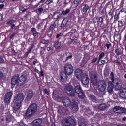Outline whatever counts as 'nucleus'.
<instances>
[{
	"instance_id": "1",
	"label": "nucleus",
	"mask_w": 126,
	"mask_h": 126,
	"mask_svg": "<svg viewBox=\"0 0 126 126\" xmlns=\"http://www.w3.org/2000/svg\"><path fill=\"white\" fill-rule=\"evenodd\" d=\"M72 85L73 86L68 84L65 86V91L67 94L72 98H76L75 95L77 94L80 99H84L86 97L85 94L79 82L74 81L72 82Z\"/></svg>"
},
{
	"instance_id": "2",
	"label": "nucleus",
	"mask_w": 126,
	"mask_h": 126,
	"mask_svg": "<svg viewBox=\"0 0 126 126\" xmlns=\"http://www.w3.org/2000/svg\"><path fill=\"white\" fill-rule=\"evenodd\" d=\"M25 96L23 93H19L17 96H15L14 98L13 108L14 111H18L20 109L21 106V103L23 102Z\"/></svg>"
},
{
	"instance_id": "3",
	"label": "nucleus",
	"mask_w": 126,
	"mask_h": 126,
	"mask_svg": "<svg viewBox=\"0 0 126 126\" xmlns=\"http://www.w3.org/2000/svg\"><path fill=\"white\" fill-rule=\"evenodd\" d=\"M77 98L72 99V101L70 100V98L68 97H64L62 99V102L64 106L66 107H69L71 105L73 110H75V111H78V107L77 103H76Z\"/></svg>"
},
{
	"instance_id": "4",
	"label": "nucleus",
	"mask_w": 126,
	"mask_h": 126,
	"mask_svg": "<svg viewBox=\"0 0 126 126\" xmlns=\"http://www.w3.org/2000/svg\"><path fill=\"white\" fill-rule=\"evenodd\" d=\"M111 76V80L113 84H114V86H115V90H120L122 89V81L118 78H115L114 74L113 72H111L110 74Z\"/></svg>"
},
{
	"instance_id": "5",
	"label": "nucleus",
	"mask_w": 126,
	"mask_h": 126,
	"mask_svg": "<svg viewBox=\"0 0 126 126\" xmlns=\"http://www.w3.org/2000/svg\"><path fill=\"white\" fill-rule=\"evenodd\" d=\"M69 20L66 18H64L60 25V28L61 30H63V32H66L70 29V26L69 25L68 22Z\"/></svg>"
},
{
	"instance_id": "6",
	"label": "nucleus",
	"mask_w": 126,
	"mask_h": 126,
	"mask_svg": "<svg viewBox=\"0 0 126 126\" xmlns=\"http://www.w3.org/2000/svg\"><path fill=\"white\" fill-rule=\"evenodd\" d=\"M62 124L63 126H74L75 121L71 117H67L62 120Z\"/></svg>"
},
{
	"instance_id": "7",
	"label": "nucleus",
	"mask_w": 126,
	"mask_h": 126,
	"mask_svg": "<svg viewBox=\"0 0 126 126\" xmlns=\"http://www.w3.org/2000/svg\"><path fill=\"white\" fill-rule=\"evenodd\" d=\"M64 72L68 75V76L71 75L73 73V66L71 64L67 63L64 66Z\"/></svg>"
},
{
	"instance_id": "8",
	"label": "nucleus",
	"mask_w": 126,
	"mask_h": 126,
	"mask_svg": "<svg viewBox=\"0 0 126 126\" xmlns=\"http://www.w3.org/2000/svg\"><path fill=\"white\" fill-rule=\"evenodd\" d=\"M68 74L64 71H62L60 73V76L61 78V81L64 83H66L68 80Z\"/></svg>"
},
{
	"instance_id": "9",
	"label": "nucleus",
	"mask_w": 126,
	"mask_h": 126,
	"mask_svg": "<svg viewBox=\"0 0 126 126\" xmlns=\"http://www.w3.org/2000/svg\"><path fill=\"white\" fill-rule=\"evenodd\" d=\"M13 95V93L11 92L7 93L4 97V102L5 103H9L11 101V99Z\"/></svg>"
},
{
	"instance_id": "10",
	"label": "nucleus",
	"mask_w": 126,
	"mask_h": 126,
	"mask_svg": "<svg viewBox=\"0 0 126 126\" xmlns=\"http://www.w3.org/2000/svg\"><path fill=\"white\" fill-rule=\"evenodd\" d=\"M33 126H44L42 120L41 119H36L32 121Z\"/></svg>"
},
{
	"instance_id": "11",
	"label": "nucleus",
	"mask_w": 126,
	"mask_h": 126,
	"mask_svg": "<svg viewBox=\"0 0 126 126\" xmlns=\"http://www.w3.org/2000/svg\"><path fill=\"white\" fill-rule=\"evenodd\" d=\"M73 32H76V29L72 28L71 31L66 34L67 36H70V38L71 40H74L75 39V34Z\"/></svg>"
},
{
	"instance_id": "12",
	"label": "nucleus",
	"mask_w": 126,
	"mask_h": 126,
	"mask_svg": "<svg viewBox=\"0 0 126 126\" xmlns=\"http://www.w3.org/2000/svg\"><path fill=\"white\" fill-rule=\"evenodd\" d=\"M34 95V94L33 91L32 89L29 90V92H28V94H27V97L26 98V99H27V101H31Z\"/></svg>"
},
{
	"instance_id": "13",
	"label": "nucleus",
	"mask_w": 126,
	"mask_h": 126,
	"mask_svg": "<svg viewBox=\"0 0 126 126\" xmlns=\"http://www.w3.org/2000/svg\"><path fill=\"white\" fill-rule=\"evenodd\" d=\"M107 83L104 81H101L99 85V90L101 92L105 91L106 88H107Z\"/></svg>"
},
{
	"instance_id": "14",
	"label": "nucleus",
	"mask_w": 126,
	"mask_h": 126,
	"mask_svg": "<svg viewBox=\"0 0 126 126\" xmlns=\"http://www.w3.org/2000/svg\"><path fill=\"white\" fill-rule=\"evenodd\" d=\"M19 74H17L13 76L12 78L11 79V84L12 86H14L16 84L19 83Z\"/></svg>"
},
{
	"instance_id": "15",
	"label": "nucleus",
	"mask_w": 126,
	"mask_h": 126,
	"mask_svg": "<svg viewBox=\"0 0 126 126\" xmlns=\"http://www.w3.org/2000/svg\"><path fill=\"white\" fill-rule=\"evenodd\" d=\"M107 86L106 88H107V91L108 93L110 94H112L113 92V89H114V84L112 83L111 81L109 82L108 83H107Z\"/></svg>"
},
{
	"instance_id": "16",
	"label": "nucleus",
	"mask_w": 126,
	"mask_h": 126,
	"mask_svg": "<svg viewBox=\"0 0 126 126\" xmlns=\"http://www.w3.org/2000/svg\"><path fill=\"white\" fill-rule=\"evenodd\" d=\"M15 22H16V20L12 19L9 21H8L6 24L7 25H8V26H11V30H16V26L15 24H14L15 23Z\"/></svg>"
},
{
	"instance_id": "17",
	"label": "nucleus",
	"mask_w": 126,
	"mask_h": 126,
	"mask_svg": "<svg viewBox=\"0 0 126 126\" xmlns=\"http://www.w3.org/2000/svg\"><path fill=\"white\" fill-rule=\"evenodd\" d=\"M98 83V79L97 76L95 75L93 76V77L91 78V84L92 85V86L94 87L97 85Z\"/></svg>"
},
{
	"instance_id": "18",
	"label": "nucleus",
	"mask_w": 126,
	"mask_h": 126,
	"mask_svg": "<svg viewBox=\"0 0 126 126\" xmlns=\"http://www.w3.org/2000/svg\"><path fill=\"white\" fill-rule=\"evenodd\" d=\"M38 105L36 103H32L27 109V111H37Z\"/></svg>"
},
{
	"instance_id": "19",
	"label": "nucleus",
	"mask_w": 126,
	"mask_h": 126,
	"mask_svg": "<svg viewBox=\"0 0 126 126\" xmlns=\"http://www.w3.org/2000/svg\"><path fill=\"white\" fill-rule=\"evenodd\" d=\"M31 32H32V36L34 38H36L39 37V32L37 31V29L35 28H32V29H31Z\"/></svg>"
},
{
	"instance_id": "20",
	"label": "nucleus",
	"mask_w": 126,
	"mask_h": 126,
	"mask_svg": "<svg viewBox=\"0 0 126 126\" xmlns=\"http://www.w3.org/2000/svg\"><path fill=\"white\" fill-rule=\"evenodd\" d=\"M81 82L84 85H88L89 83V79L87 75L84 76L82 77Z\"/></svg>"
},
{
	"instance_id": "21",
	"label": "nucleus",
	"mask_w": 126,
	"mask_h": 126,
	"mask_svg": "<svg viewBox=\"0 0 126 126\" xmlns=\"http://www.w3.org/2000/svg\"><path fill=\"white\" fill-rule=\"evenodd\" d=\"M0 70H1L0 71V80H2L4 77V73L7 72V69H6V68H4L2 67L1 68H0Z\"/></svg>"
},
{
	"instance_id": "22",
	"label": "nucleus",
	"mask_w": 126,
	"mask_h": 126,
	"mask_svg": "<svg viewBox=\"0 0 126 126\" xmlns=\"http://www.w3.org/2000/svg\"><path fill=\"white\" fill-rule=\"evenodd\" d=\"M62 42L60 40H57L54 43V47L55 49L59 50L61 47Z\"/></svg>"
},
{
	"instance_id": "23",
	"label": "nucleus",
	"mask_w": 126,
	"mask_h": 126,
	"mask_svg": "<svg viewBox=\"0 0 126 126\" xmlns=\"http://www.w3.org/2000/svg\"><path fill=\"white\" fill-rule=\"evenodd\" d=\"M27 76L25 75H22L20 77L19 76V81L21 82L23 84H24L27 80Z\"/></svg>"
},
{
	"instance_id": "24",
	"label": "nucleus",
	"mask_w": 126,
	"mask_h": 126,
	"mask_svg": "<svg viewBox=\"0 0 126 126\" xmlns=\"http://www.w3.org/2000/svg\"><path fill=\"white\" fill-rule=\"evenodd\" d=\"M36 112L35 111H26L25 116L27 117V118H31Z\"/></svg>"
},
{
	"instance_id": "25",
	"label": "nucleus",
	"mask_w": 126,
	"mask_h": 126,
	"mask_svg": "<svg viewBox=\"0 0 126 126\" xmlns=\"http://www.w3.org/2000/svg\"><path fill=\"white\" fill-rule=\"evenodd\" d=\"M119 95L122 98L126 99V88H124L119 94Z\"/></svg>"
},
{
	"instance_id": "26",
	"label": "nucleus",
	"mask_w": 126,
	"mask_h": 126,
	"mask_svg": "<svg viewBox=\"0 0 126 126\" xmlns=\"http://www.w3.org/2000/svg\"><path fill=\"white\" fill-rule=\"evenodd\" d=\"M126 27V23L123 20L118 21V28H122Z\"/></svg>"
},
{
	"instance_id": "27",
	"label": "nucleus",
	"mask_w": 126,
	"mask_h": 126,
	"mask_svg": "<svg viewBox=\"0 0 126 126\" xmlns=\"http://www.w3.org/2000/svg\"><path fill=\"white\" fill-rule=\"evenodd\" d=\"M90 7L88 4H85L83 8L81 9V11L82 13H86L87 11L89 9Z\"/></svg>"
},
{
	"instance_id": "28",
	"label": "nucleus",
	"mask_w": 126,
	"mask_h": 126,
	"mask_svg": "<svg viewBox=\"0 0 126 126\" xmlns=\"http://www.w3.org/2000/svg\"><path fill=\"white\" fill-rule=\"evenodd\" d=\"M98 109L100 111H105L107 109V105L105 104H101L98 106Z\"/></svg>"
},
{
	"instance_id": "29",
	"label": "nucleus",
	"mask_w": 126,
	"mask_h": 126,
	"mask_svg": "<svg viewBox=\"0 0 126 126\" xmlns=\"http://www.w3.org/2000/svg\"><path fill=\"white\" fill-rule=\"evenodd\" d=\"M35 72L39 74V76L44 77V72L42 68H41L40 71H39V70H37V69H35Z\"/></svg>"
},
{
	"instance_id": "30",
	"label": "nucleus",
	"mask_w": 126,
	"mask_h": 126,
	"mask_svg": "<svg viewBox=\"0 0 126 126\" xmlns=\"http://www.w3.org/2000/svg\"><path fill=\"white\" fill-rule=\"evenodd\" d=\"M113 111H126V110L123 107H121L119 106H116L113 107Z\"/></svg>"
},
{
	"instance_id": "31",
	"label": "nucleus",
	"mask_w": 126,
	"mask_h": 126,
	"mask_svg": "<svg viewBox=\"0 0 126 126\" xmlns=\"http://www.w3.org/2000/svg\"><path fill=\"white\" fill-rule=\"evenodd\" d=\"M34 45L33 44L31 45V46L29 47V50L27 52V54H26V56H28L29 54L31 53L32 52V50L34 48Z\"/></svg>"
},
{
	"instance_id": "32",
	"label": "nucleus",
	"mask_w": 126,
	"mask_h": 126,
	"mask_svg": "<svg viewBox=\"0 0 126 126\" xmlns=\"http://www.w3.org/2000/svg\"><path fill=\"white\" fill-rule=\"evenodd\" d=\"M114 12H115V10L114 9H111L108 13L109 15L111 16V18L109 19L110 21H112V20H113V19L114 16Z\"/></svg>"
},
{
	"instance_id": "33",
	"label": "nucleus",
	"mask_w": 126,
	"mask_h": 126,
	"mask_svg": "<svg viewBox=\"0 0 126 126\" xmlns=\"http://www.w3.org/2000/svg\"><path fill=\"white\" fill-rule=\"evenodd\" d=\"M63 32H60L58 34H57L56 36V38L57 40H60L61 39V38L63 37Z\"/></svg>"
},
{
	"instance_id": "34",
	"label": "nucleus",
	"mask_w": 126,
	"mask_h": 126,
	"mask_svg": "<svg viewBox=\"0 0 126 126\" xmlns=\"http://www.w3.org/2000/svg\"><path fill=\"white\" fill-rule=\"evenodd\" d=\"M52 97L55 100L57 99H60V98H61L60 96V95L58 94V93L56 94V93H53V94H52Z\"/></svg>"
},
{
	"instance_id": "35",
	"label": "nucleus",
	"mask_w": 126,
	"mask_h": 126,
	"mask_svg": "<svg viewBox=\"0 0 126 126\" xmlns=\"http://www.w3.org/2000/svg\"><path fill=\"white\" fill-rule=\"evenodd\" d=\"M71 9V7H70V8H67L66 9V10H63L62 11V14L63 15H67V14L69 13L70 12V9Z\"/></svg>"
},
{
	"instance_id": "36",
	"label": "nucleus",
	"mask_w": 126,
	"mask_h": 126,
	"mask_svg": "<svg viewBox=\"0 0 126 126\" xmlns=\"http://www.w3.org/2000/svg\"><path fill=\"white\" fill-rule=\"evenodd\" d=\"M44 11L43 8L40 6H39V8L38 9H36L35 10V12L37 13L38 14H41Z\"/></svg>"
},
{
	"instance_id": "37",
	"label": "nucleus",
	"mask_w": 126,
	"mask_h": 126,
	"mask_svg": "<svg viewBox=\"0 0 126 126\" xmlns=\"http://www.w3.org/2000/svg\"><path fill=\"white\" fill-rule=\"evenodd\" d=\"M57 27V24L56 22H54L53 23H52L50 27H49V29L50 30H54Z\"/></svg>"
},
{
	"instance_id": "38",
	"label": "nucleus",
	"mask_w": 126,
	"mask_h": 126,
	"mask_svg": "<svg viewBox=\"0 0 126 126\" xmlns=\"http://www.w3.org/2000/svg\"><path fill=\"white\" fill-rule=\"evenodd\" d=\"M90 97L91 98L92 100L94 102H98V100L96 97L93 94H91L90 95Z\"/></svg>"
},
{
	"instance_id": "39",
	"label": "nucleus",
	"mask_w": 126,
	"mask_h": 126,
	"mask_svg": "<svg viewBox=\"0 0 126 126\" xmlns=\"http://www.w3.org/2000/svg\"><path fill=\"white\" fill-rule=\"evenodd\" d=\"M98 22L99 24H100V27L104 23V17L101 16L98 19Z\"/></svg>"
},
{
	"instance_id": "40",
	"label": "nucleus",
	"mask_w": 126,
	"mask_h": 126,
	"mask_svg": "<svg viewBox=\"0 0 126 126\" xmlns=\"http://www.w3.org/2000/svg\"><path fill=\"white\" fill-rule=\"evenodd\" d=\"M49 40H46V39H41L40 41V43L42 44H48L49 43Z\"/></svg>"
},
{
	"instance_id": "41",
	"label": "nucleus",
	"mask_w": 126,
	"mask_h": 126,
	"mask_svg": "<svg viewBox=\"0 0 126 126\" xmlns=\"http://www.w3.org/2000/svg\"><path fill=\"white\" fill-rule=\"evenodd\" d=\"M120 14L119 12H118L117 11H115V15L114 16V20H118V19H119Z\"/></svg>"
},
{
	"instance_id": "42",
	"label": "nucleus",
	"mask_w": 126,
	"mask_h": 126,
	"mask_svg": "<svg viewBox=\"0 0 126 126\" xmlns=\"http://www.w3.org/2000/svg\"><path fill=\"white\" fill-rule=\"evenodd\" d=\"M61 17V15L58 14V13H54V15L53 16V19H58V18H60Z\"/></svg>"
},
{
	"instance_id": "43",
	"label": "nucleus",
	"mask_w": 126,
	"mask_h": 126,
	"mask_svg": "<svg viewBox=\"0 0 126 126\" xmlns=\"http://www.w3.org/2000/svg\"><path fill=\"white\" fill-rule=\"evenodd\" d=\"M105 56V52H101L99 56V61H100L101 60L103 59Z\"/></svg>"
},
{
	"instance_id": "44",
	"label": "nucleus",
	"mask_w": 126,
	"mask_h": 126,
	"mask_svg": "<svg viewBox=\"0 0 126 126\" xmlns=\"http://www.w3.org/2000/svg\"><path fill=\"white\" fill-rule=\"evenodd\" d=\"M112 43L110 42H108V43H106L104 47L106 48H107V50H109L110 47H112Z\"/></svg>"
},
{
	"instance_id": "45",
	"label": "nucleus",
	"mask_w": 126,
	"mask_h": 126,
	"mask_svg": "<svg viewBox=\"0 0 126 126\" xmlns=\"http://www.w3.org/2000/svg\"><path fill=\"white\" fill-rule=\"evenodd\" d=\"M58 113L61 114L62 116H64L67 115V113L66 111H58Z\"/></svg>"
},
{
	"instance_id": "46",
	"label": "nucleus",
	"mask_w": 126,
	"mask_h": 126,
	"mask_svg": "<svg viewBox=\"0 0 126 126\" xmlns=\"http://www.w3.org/2000/svg\"><path fill=\"white\" fill-rule=\"evenodd\" d=\"M109 75V71L108 69H105V71L104 72V75L105 77H108Z\"/></svg>"
},
{
	"instance_id": "47",
	"label": "nucleus",
	"mask_w": 126,
	"mask_h": 126,
	"mask_svg": "<svg viewBox=\"0 0 126 126\" xmlns=\"http://www.w3.org/2000/svg\"><path fill=\"white\" fill-rule=\"evenodd\" d=\"M113 38H114V40L115 39V38L117 39H120V36L118 32L114 33V36H113Z\"/></svg>"
},
{
	"instance_id": "48",
	"label": "nucleus",
	"mask_w": 126,
	"mask_h": 126,
	"mask_svg": "<svg viewBox=\"0 0 126 126\" xmlns=\"http://www.w3.org/2000/svg\"><path fill=\"white\" fill-rule=\"evenodd\" d=\"M115 54H116V55L120 56L121 54V52L120 51V49L117 48L115 49Z\"/></svg>"
},
{
	"instance_id": "49",
	"label": "nucleus",
	"mask_w": 126,
	"mask_h": 126,
	"mask_svg": "<svg viewBox=\"0 0 126 126\" xmlns=\"http://www.w3.org/2000/svg\"><path fill=\"white\" fill-rule=\"evenodd\" d=\"M80 0H74V4L76 7H77L80 3Z\"/></svg>"
},
{
	"instance_id": "50",
	"label": "nucleus",
	"mask_w": 126,
	"mask_h": 126,
	"mask_svg": "<svg viewBox=\"0 0 126 126\" xmlns=\"http://www.w3.org/2000/svg\"><path fill=\"white\" fill-rule=\"evenodd\" d=\"M46 0H40V2L34 6V8H37L40 5V3H44Z\"/></svg>"
},
{
	"instance_id": "51",
	"label": "nucleus",
	"mask_w": 126,
	"mask_h": 126,
	"mask_svg": "<svg viewBox=\"0 0 126 126\" xmlns=\"http://www.w3.org/2000/svg\"><path fill=\"white\" fill-rule=\"evenodd\" d=\"M43 24L42 23H40L39 24H38V25L37 26L36 28L38 30H41Z\"/></svg>"
},
{
	"instance_id": "52",
	"label": "nucleus",
	"mask_w": 126,
	"mask_h": 126,
	"mask_svg": "<svg viewBox=\"0 0 126 126\" xmlns=\"http://www.w3.org/2000/svg\"><path fill=\"white\" fill-rule=\"evenodd\" d=\"M69 17L71 18L74 15V10L71 11L68 14Z\"/></svg>"
},
{
	"instance_id": "53",
	"label": "nucleus",
	"mask_w": 126,
	"mask_h": 126,
	"mask_svg": "<svg viewBox=\"0 0 126 126\" xmlns=\"http://www.w3.org/2000/svg\"><path fill=\"white\" fill-rule=\"evenodd\" d=\"M20 11H22L23 12H25V11H26L28 10V9L25 8L24 7L21 6L20 8Z\"/></svg>"
},
{
	"instance_id": "54",
	"label": "nucleus",
	"mask_w": 126,
	"mask_h": 126,
	"mask_svg": "<svg viewBox=\"0 0 126 126\" xmlns=\"http://www.w3.org/2000/svg\"><path fill=\"white\" fill-rule=\"evenodd\" d=\"M47 50L48 52H53L54 51V49L50 46L47 47Z\"/></svg>"
},
{
	"instance_id": "55",
	"label": "nucleus",
	"mask_w": 126,
	"mask_h": 126,
	"mask_svg": "<svg viewBox=\"0 0 126 126\" xmlns=\"http://www.w3.org/2000/svg\"><path fill=\"white\" fill-rule=\"evenodd\" d=\"M114 62H115V63H117V64H118L119 65H121V63L120 61V60L119 59H115L114 60Z\"/></svg>"
},
{
	"instance_id": "56",
	"label": "nucleus",
	"mask_w": 126,
	"mask_h": 126,
	"mask_svg": "<svg viewBox=\"0 0 126 126\" xmlns=\"http://www.w3.org/2000/svg\"><path fill=\"white\" fill-rule=\"evenodd\" d=\"M4 62V59L2 56H0V63H2Z\"/></svg>"
},
{
	"instance_id": "57",
	"label": "nucleus",
	"mask_w": 126,
	"mask_h": 126,
	"mask_svg": "<svg viewBox=\"0 0 126 126\" xmlns=\"http://www.w3.org/2000/svg\"><path fill=\"white\" fill-rule=\"evenodd\" d=\"M97 60H98L97 57H95L93 59L92 61V63H95Z\"/></svg>"
},
{
	"instance_id": "58",
	"label": "nucleus",
	"mask_w": 126,
	"mask_h": 126,
	"mask_svg": "<svg viewBox=\"0 0 126 126\" xmlns=\"http://www.w3.org/2000/svg\"><path fill=\"white\" fill-rule=\"evenodd\" d=\"M71 58H72V55L71 54L70 55H69L68 56H67L65 59V62L68 61L69 59H71Z\"/></svg>"
},
{
	"instance_id": "59",
	"label": "nucleus",
	"mask_w": 126,
	"mask_h": 126,
	"mask_svg": "<svg viewBox=\"0 0 126 126\" xmlns=\"http://www.w3.org/2000/svg\"><path fill=\"white\" fill-rule=\"evenodd\" d=\"M43 93L44 94H46L47 95H49L50 94L47 89H45L43 91Z\"/></svg>"
},
{
	"instance_id": "60",
	"label": "nucleus",
	"mask_w": 126,
	"mask_h": 126,
	"mask_svg": "<svg viewBox=\"0 0 126 126\" xmlns=\"http://www.w3.org/2000/svg\"><path fill=\"white\" fill-rule=\"evenodd\" d=\"M119 13H126V8H122L120 11L119 12Z\"/></svg>"
},
{
	"instance_id": "61",
	"label": "nucleus",
	"mask_w": 126,
	"mask_h": 126,
	"mask_svg": "<svg viewBox=\"0 0 126 126\" xmlns=\"http://www.w3.org/2000/svg\"><path fill=\"white\" fill-rule=\"evenodd\" d=\"M86 113H88V114H89L88 116H93L94 113L91 111H86Z\"/></svg>"
},
{
	"instance_id": "62",
	"label": "nucleus",
	"mask_w": 126,
	"mask_h": 126,
	"mask_svg": "<svg viewBox=\"0 0 126 126\" xmlns=\"http://www.w3.org/2000/svg\"><path fill=\"white\" fill-rule=\"evenodd\" d=\"M3 19V15L1 13H0V21H2Z\"/></svg>"
},
{
	"instance_id": "63",
	"label": "nucleus",
	"mask_w": 126,
	"mask_h": 126,
	"mask_svg": "<svg viewBox=\"0 0 126 126\" xmlns=\"http://www.w3.org/2000/svg\"><path fill=\"white\" fill-rule=\"evenodd\" d=\"M9 52L11 53L12 54L15 53V51L14 48H12L10 49Z\"/></svg>"
},
{
	"instance_id": "64",
	"label": "nucleus",
	"mask_w": 126,
	"mask_h": 126,
	"mask_svg": "<svg viewBox=\"0 0 126 126\" xmlns=\"http://www.w3.org/2000/svg\"><path fill=\"white\" fill-rule=\"evenodd\" d=\"M52 0H47L46 2H45V3L47 4V5H48L50 3H51L52 2Z\"/></svg>"
}]
</instances>
